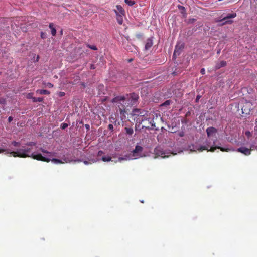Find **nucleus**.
Listing matches in <instances>:
<instances>
[{
    "label": "nucleus",
    "mask_w": 257,
    "mask_h": 257,
    "mask_svg": "<svg viewBox=\"0 0 257 257\" xmlns=\"http://www.w3.org/2000/svg\"><path fill=\"white\" fill-rule=\"evenodd\" d=\"M139 98L138 94L132 93L127 94L126 96H118L112 100V102L116 103L119 112L130 111L133 105L135 104Z\"/></svg>",
    "instance_id": "1"
},
{
    "label": "nucleus",
    "mask_w": 257,
    "mask_h": 257,
    "mask_svg": "<svg viewBox=\"0 0 257 257\" xmlns=\"http://www.w3.org/2000/svg\"><path fill=\"white\" fill-rule=\"evenodd\" d=\"M31 152L30 148L28 149H20L17 151H13L10 153L13 155L14 157H19L21 158H26L27 157H31L29 154Z\"/></svg>",
    "instance_id": "2"
},
{
    "label": "nucleus",
    "mask_w": 257,
    "mask_h": 257,
    "mask_svg": "<svg viewBox=\"0 0 257 257\" xmlns=\"http://www.w3.org/2000/svg\"><path fill=\"white\" fill-rule=\"evenodd\" d=\"M31 157L37 160L42 161L46 162H49L51 161V158L43 156L41 154H35L34 153H32L31 154Z\"/></svg>",
    "instance_id": "3"
},
{
    "label": "nucleus",
    "mask_w": 257,
    "mask_h": 257,
    "mask_svg": "<svg viewBox=\"0 0 257 257\" xmlns=\"http://www.w3.org/2000/svg\"><path fill=\"white\" fill-rule=\"evenodd\" d=\"M189 149L191 152H196L197 151L202 152L204 150L209 151L207 147L206 146H198L197 145H191L189 146Z\"/></svg>",
    "instance_id": "4"
},
{
    "label": "nucleus",
    "mask_w": 257,
    "mask_h": 257,
    "mask_svg": "<svg viewBox=\"0 0 257 257\" xmlns=\"http://www.w3.org/2000/svg\"><path fill=\"white\" fill-rule=\"evenodd\" d=\"M155 158L161 157V158L167 157L168 156L165 155V153L160 148L157 147L154 149Z\"/></svg>",
    "instance_id": "5"
},
{
    "label": "nucleus",
    "mask_w": 257,
    "mask_h": 257,
    "mask_svg": "<svg viewBox=\"0 0 257 257\" xmlns=\"http://www.w3.org/2000/svg\"><path fill=\"white\" fill-rule=\"evenodd\" d=\"M219 144L220 145V143H218L217 144L216 143V142H214V144L212 146H210V152H214L215 150L216 149H219L222 152H228L229 149L228 148H225L223 147H221Z\"/></svg>",
    "instance_id": "6"
},
{
    "label": "nucleus",
    "mask_w": 257,
    "mask_h": 257,
    "mask_svg": "<svg viewBox=\"0 0 257 257\" xmlns=\"http://www.w3.org/2000/svg\"><path fill=\"white\" fill-rule=\"evenodd\" d=\"M143 148L142 146L139 145H136L134 150L132 151L133 155L134 157L140 156L139 153L142 152Z\"/></svg>",
    "instance_id": "7"
},
{
    "label": "nucleus",
    "mask_w": 257,
    "mask_h": 257,
    "mask_svg": "<svg viewBox=\"0 0 257 257\" xmlns=\"http://www.w3.org/2000/svg\"><path fill=\"white\" fill-rule=\"evenodd\" d=\"M237 151L247 156L251 154V149L246 147H240L237 149Z\"/></svg>",
    "instance_id": "8"
},
{
    "label": "nucleus",
    "mask_w": 257,
    "mask_h": 257,
    "mask_svg": "<svg viewBox=\"0 0 257 257\" xmlns=\"http://www.w3.org/2000/svg\"><path fill=\"white\" fill-rule=\"evenodd\" d=\"M115 13L116 15V20L118 23L120 25H122L123 22V17L125 15L119 14L117 11H115Z\"/></svg>",
    "instance_id": "9"
},
{
    "label": "nucleus",
    "mask_w": 257,
    "mask_h": 257,
    "mask_svg": "<svg viewBox=\"0 0 257 257\" xmlns=\"http://www.w3.org/2000/svg\"><path fill=\"white\" fill-rule=\"evenodd\" d=\"M153 44V40L152 38H149L147 39L146 44H145V50H148L149 49H150L151 48V47L152 46Z\"/></svg>",
    "instance_id": "10"
},
{
    "label": "nucleus",
    "mask_w": 257,
    "mask_h": 257,
    "mask_svg": "<svg viewBox=\"0 0 257 257\" xmlns=\"http://www.w3.org/2000/svg\"><path fill=\"white\" fill-rule=\"evenodd\" d=\"M116 10H114V11H117L118 12L119 14H121L122 15H125V12L124 9L122 8V7L120 5H117L116 6Z\"/></svg>",
    "instance_id": "11"
},
{
    "label": "nucleus",
    "mask_w": 257,
    "mask_h": 257,
    "mask_svg": "<svg viewBox=\"0 0 257 257\" xmlns=\"http://www.w3.org/2000/svg\"><path fill=\"white\" fill-rule=\"evenodd\" d=\"M40 150L44 154H47V156L48 157H52L53 156H55V153H53V152H48L47 151V150L44 149H42V148H41L40 149Z\"/></svg>",
    "instance_id": "12"
},
{
    "label": "nucleus",
    "mask_w": 257,
    "mask_h": 257,
    "mask_svg": "<svg viewBox=\"0 0 257 257\" xmlns=\"http://www.w3.org/2000/svg\"><path fill=\"white\" fill-rule=\"evenodd\" d=\"M236 17V14L235 13H233L231 14H228L226 16L224 17L221 19V21H224L227 19H229L231 18H234Z\"/></svg>",
    "instance_id": "13"
},
{
    "label": "nucleus",
    "mask_w": 257,
    "mask_h": 257,
    "mask_svg": "<svg viewBox=\"0 0 257 257\" xmlns=\"http://www.w3.org/2000/svg\"><path fill=\"white\" fill-rule=\"evenodd\" d=\"M36 92L41 95H48L50 93L49 91L45 89H38Z\"/></svg>",
    "instance_id": "14"
},
{
    "label": "nucleus",
    "mask_w": 257,
    "mask_h": 257,
    "mask_svg": "<svg viewBox=\"0 0 257 257\" xmlns=\"http://www.w3.org/2000/svg\"><path fill=\"white\" fill-rule=\"evenodd\" d=\"M49 28L51 29V34L53 36H55L56 34V30L54 27V24L52 23L49 24Z\"/></svg>",
    "instance_id": "15"
},
{
    "label": "nucleus",
    "mask_w": 257,
    "mask_h": 257,
    "mask_svg": "<svg viewBox=\"0 0 257 257\" xmlns=\"http://www.w3.org/2000/svg\"><path fill=\"white\" fill-rule=\"evenodd\" d=\"M181 49V47H180L178 48V45H176L175 50H174V52L173 57H174L175 56H176L177 55H179L180 54Z\"/></svg>",
    "instance_id": "16"
},
{
    "label": "nucleus",
    "mask_w": 257,
    "mask_h": 257,
    "mask_svg": "<svg viewBox=\"0 0 257 257\" xmlns=\"http://www.w3.org/2000/svg\"><path fill=\"white\" fill-rule=\"evenodd\" d=\"M216 22H222V25H224V24H231L233 22V21L230 20V19H227V20H225L224 21H221V20H216Z\"/></svg>",
    "instance_id": "17"
},
{
    "label": "nucleus",
    "mask_w": 257,
    "mask_h": 257,
    "mask_svg": "<svg viewBox=\"0 0 257 257\" xmlns=\"http://www.w3.org/2000/svg\"><path fill=\"white\" fill-rule=\"evenodd\" d=\"M217 133V130L213 127H210V138L213 136V134H214L215 135Z\"/></svg>",
    "instance_id": "18"
},
{
    "label": "nucleus",
    "mask_w": 257,
    "mask_h": 257,
    "mask_svg": "<svg viewBox=\"0 0 257 257\" xmlns=\"http://www.w3.org/2000/svg\"><path fill=\"white\" fill-rule=\"evenodd\" d=\"M172 101L171 100H167L165 101L163 103L160 105V107L167 106L169 105Z\"/></svg>",
    "instance_id": "19"
},
{
    "label": "nucleus",
    "mask_w": 257,
    "mask_h": 257,
    "mask_svg": "<svg viewBox=\"0 0 257 257\" xmlns=\"http://www.w3.org/2000/svg\"><path fill=\"white\" fill-rule=\"evenodd\" d=\"M226 65V62L224 61H221L216 66L217 68H220L221 67H224Z\"/></svg>",
    "instance_id": "20"
},
{
    "label": "nucleus",
    "mask_w": 257,
    "mask_h": 257,
    "mask_svg": "<svg viewBox=\"0 0 257 257\" xmlns=\"http://www.w3.org/2000/svg\"><path fill=\"white\" fill-rule=\"evenodd\" d=\"M102 160L104 162H108L111 160V157L108 156H103L102 158Z\"/></svg>",
    "instance_id": "21"
},
{
    "label": "nucleus",
    "mask_w": 257,
    "mask_h": 257,
    "mask_svg": "<svg viewBox=\"0 0 257 257\" xmlns=\"http://www.w3.org/2000/svg\"><path fill=\"white\" fill-rule=\"evenodd\" d=\"M125 129L126 130V133L127 134L130 135H132L133 134L134 131L132 128L125 127Z\"/></svg>",
    "instance_id": "22"
},
{
    "label": "nucleus",
    "mask_w": 257,
    "mask_h": 257,
    "mask_svg": "<svg viewBox=\"0 0 257 257\" xmlns=\"http://www.w3.org/2000/svg\"><path fill=\"white\" fill-rule=\"evenodd\" d=\"M178 8L181 11L182 14H185L186 13L185 8L184 6L179 5Z\"/></svg>",
    "instance_id": "23"
},
{
    "label": "nucleus",
    "mask_w": 257,
    "mask_h": 257,
    "mask_svg": "<svg viewBox=\"0 0 257 257\" xmlns=\"http://www.w3.org/2000/svg\"><path fill=\"white\" fill-rule=\"evenodd\" d=\"M124 2L128 6H132L135 4V2L131 0H124Z\"/></svg>",
    "instance_id": "24"
},
{
    "label": "nucleus",
    "mask_w": 257,
    "mask_h": 257,
    "mask_svg": "<svg viewBox=\"0 0 257 257\" xmlns=\"http://www.w3.org/2000/svg\"><path fill=\"white\" fill-rule=\"evenodd\" d=\"M51 160L54 163L58 164V163H62V161L58 159L53 158Z\"/></svg>",
    "instance_id": "25"
},
{
    "label": "nucleus",
    "mask_w": 257,
    "mask_h": 257,
    "mask_svg": "<svg viewBox=\"0 0 257 257\" xmlns=\"http://www.w3.org/2000/svg\"><path fill=\"white\" fill-rule=\"evenodd\" d=\"M41 37L42 39H45L47 37V34L46 32H42L41 33Z\"/></svg>",
    "instance_id": "26"
},
{
    "label": "nucleus",
    "mask_w": 257,
    "mask_h": 257,
    "mask_svg": "<svg viewBox=\"0 0 257 257\" xmlns=\"http://www.w3.org/2000/svg\"><path fill=\"white\" fill-rule=\"evenodd\" d=\"M12 144L15 147H19L20 145V143L19 142L16 141H13L12 142Z\"/></svg>",
    "instance_id": "27"
},
{
    "label": "nucleus",
    "mask_w": 257,
    "mask_h": 257,
    "mask_svg": "<svg viewBox=\"0 0 257 257\" xmlns=\"http://www.w3.org/2000/svg\"><path fill=\"white\" fill-rule=\"evenodd\" d=\"M68 124L66 123H63L61 124V128L62 129H65L66 128H67L68 127Z\"/></svg>",
    "instance_id": "28"
},
{
    "label": "nucleus",
    "mask_w": 257,
    "mask_h": 257,
    "mask_svg": "<svg viewBox=\"0 0 257 257\" xmlns=\"http://www.w3.org/2000/svg\"><path fill=\"white\" fill-rule=\"evenodd\" d=\"M88 47L89 48H90V49H91L92 50H97V47L96 46H95V45H88Z\"/></svg>",
    "instance_id": "29"
},
{
    "label": "nucleus",
    "mask_w": 257,
    "mask_h": 257,
    "mask_svg": "<svg viewBox=\"0 0 257 257\" xmlns=\"http://www.w3.org/2000/svg\"><path fill=\"white\" fill-rule=\"evenodd\" d=\"M27 98L28 99H32L33 98V93H29L27 95Z\"/></svg>",
    "instance_id": "30"
},
{
    "label": "nucleus",
    "mask_w": 257,
    "mask_h": 257,
    "mask_svg": "<svg viewBox=\"0 0 257 257\" xmlns=\"http://www.w3.org/2000/svg\"><path fill=\"white\" fill-rule=\"evenodd\" d=\"M57 94L59 97H63L65 96V93L64 92H59Z\"/></svg>",
    "instance_id": "31"
},
{
    "label": "nucleus",
    "mask_w": 257,
    "mask_h": 257,
    "mask_svg": "<svg viewBox=\"0 0 257 257\" xmlns=\"http://www.w3.org/2000/svg\"><path fill=\"white\" fill-rule=\"evenodd\" d=\"M245 134V135L248 138H249L251 136V134L249 131H246Z\"/></svg>",
    "instance_id": "32"
},
{
    "label": "nucleus",
    "mask_w": 257,
    "mask_h": 257,
    "mask_svg": "<svg viewBox=\"0 0 257 257\" xmlns=\"http://www.w3.org/2000/svg\"><path fill=\"white\" fill-rule=\"evenodd\" d=\"M28 146H35L36 143L33 142H30L26 144Z\"/></svg>",
    "instance_id": "33"
},
{
    "label": "nucleus",
    "mask_w": 257,
    "mask_h": 257,
    "mask_svg": "<svg viewBox=\"0 0 257 257\" xmlns=\"http://www.w3.org/2000/svg\"><path fill=\"white\" fill-rule=\"evenodd\" d=\"M46 85L49 88H52L53 87V84H52L51 83H49V82L47 83Z\"/></svg>",
    "instance_id": "34"
},
{
    "label": "nucleus",
    "mask_w": 257,
    "mask_h": 257,
    "mask_svg": "<svg viewBox=\"0 0 257 257\" xmlns=\"http://www.w3.org/2000/svg\"><path fill=\"white\" fill-rule=\"evenodd\" d=\"M104 152L101 151V150H100L98 151V153H97V155L98 156H101L102 154H103Z\"/></svg>",
    "instance_id": "35"
},
{
    "label": "nucleus",
    "mask_w": 257,
    "mask_h": 257,
    "mask_svg": "<svg viewBox=\"0 0 257 257\" xmlns=\"http://www.w3.org/2000/svg\"><path fill=\"white\" fill-rule=\"evenodd\" d=\"M108 128L111 130V131H112L113 129V125L112 124H109L108 125Z\"/></svg>",
    "instance_id": "36"
},
{
    "label": "nucleus",
    "mask_w": 257,
    "mask_h": 257,
    "mask_svg": "<svg viewBox=\"0 0 257 257\" xmlns=\"http://www.w3.org/2000/svg\"><path fill=\"white\" fill-rule=\"evenodd\" d=\"M43 100V98L41 97L37 98V102H42Z\"/></svg>",
    "instance_id": "37"
},
{
    "label": "nucleus",
    "mask_w": 257,
    "mask_h": 257,
    "mask_svg": "<svg viewBox=\"0 0 257 257\" xmlns=\"http://www.w3.org/2000/svg\"><path fill=\"white\" fill-rule=\"evenodd\" d=\"M85 127L86 128L87 131L89 130L90 129V125L88 124H85Z\"/></svg>",
    "instance_id": "38"
},
{
    "label": "nucleus",
    "mask_w": 257,
    "mask_h": 257,
    "mask_svg": "<svg viewBox=\"0 0 257 257\" xmlns=\"http://www.w3.org/2000/svg\"><path fill=\"white\" fill-rule=\"evenodd\" d=\"M13 117L12 116H10L9 118H8V121L9 122H11L12 120H13Z\"/></svg>",
    "instance_id": "39"
},
{
    "label": "nucleus",
    "mask_w": 257,
    "mask_h": 257,
    "mask_svg": "<svg viewBox=\"0 0 257 257\" xmlns=\"http://www.w3.org/2000/svg\"><path fill=\"white\" fill-rule=\"evenodd\" d=\"M90 69H95V65L94 64H91V66H90Z\"/></svg>",
    "instance_id": "40"
},
{
    "label": "nucleus",
    "mask_w": 257,
    "mask_h": 257,
    "mask_svg": "<svg viewBox=\"0 0 257 257\" xmlns=\"http://www.w3.org/2000/svg\"><path fill=\"white\" fill-rule=\"evenodd\" d=\"M32 100L33 102H37V98L36 97H33V98H32Z\"/></svg>",
    "instance_id": "41"
},
{
    "label": "nucleus",
    "mask_w": 257,
    "mask_h": 257,
    "mask_svg": "<svg viewBox=\"0 0 257 257\" xmlns=\"http://www.w3.org/2000/svg\"><path fill=\"white\" fill-rule=\"evenodd\" d=\"M200 72L202 74H204L205 73V69L204 68H202L201 69V71H200Z\"/></svg>",
    "instance_id": "42"
},
{
    "label": "nucleus",
    "mask_w": 257,
    "mask_h": 257,
    "mask_svg": "<svg viewBox=\"0 0 257 257\" xmlns=\"http://www.w3.org/2000/svg\"><path fill=\"white\" fill-rule=\"evenodd\" d=\"M206 134L207 135V136L209 137V127L208 128H207L206 129Z\"/></svg>",
    "instance_id": "43"
},
{
    "label": "nucleus",
    "mask_w": 257,
    "mask_h": 257,
    "mask_svg": "<svg viewBox=\"0 0 257 257\" xmlns=\"http://www.w3.org/2000/svg\"><path fill=\"white\" fill-rule=\"evenodd\" d=\"M125 160V158H123V157H119L118 158V161H121V160Z\"/></svg>",
    "instance_id": "44"
},
{
    "label": "nucleus",
    "mask_w": 257,
    "mask_h": 257,
    "mask_svg": "<svg viewBox=\"0 0 257 257\" xmlns=\"http://www.w3.org/2000/svg\"><path fill=\"white\" fill-rule=\"evenodd\" d=\"M200 96L198 95V96L196 97V102H197V101H198V100L200 99Z\"/></svg>",
    "instance_id": "45"
},
{
    "label": "nucleus",
    "mask_w": 257,
    "mask_h": 257,
    "mask_svg": "<svg viewBox=\"0 0 257 257\" xmlns=\"http://www.w3.org/2000/svg\"><path fill=\"white\" fill-rule=\"evenodd\" d=\"M6 151V149H0V153H3V152H5Z\"/></svg>",
    "instance_id": "46"
},
{
    "label": "nucleus",
    "mask_w": 257,
    "mask_h": 257,
    "mask_svg": "<svg viewBox=\"0 0 257 257\" xmlns=\"http://www.w3.org/2000/svg\"><path fill=\"white\" fill-rule=\"evenodd\" d=\"M179 136L180 137H183L184 136V133L183 132H181L179 133Z\"/></svg>",
    "instance_id": "47"
},
{
    "label": "nucleus",
    "mask_w": 257,
    "mask_h": 257,
    "mask_svg": "<svg viewBox=\"0 0 257 257\" xmlns=\"http://www.w3.org/2000/svg\"><path fill=\"white\" fill-rule=\"evenodd\" d=\"M138 110L137 109H132V112H136V111Z\"/></svg>",
    "instance_id": "48"
},
{
    "label": "nucleus",
    "mask_w": 257,
    "mask_h": 257,
    "mask_svg": "<svg viewBox=\"0 0 257 257\" xmlns=\"http://www.w3.org/2000/svg\"><path fill=\"white\" fill-rule=\"evenodd\" d=\"M84 163L85 164H86V165H87V164H89L88 162V161H84Z\"/></svg>",
    "instance_id": "49"
},
{
    "label": "nucleus",
    "mask_w": 257,
    "mask_h": 257,
    "mask_svg": "<svg viewBox=\"0 0 257 257\" xmlns=\"http://www.w3.org/2000/svg\"><path fill=\"white\" fill-rule=\"evenodd\" d=\"M141 36H142V35L141 34H138V35H137V37L138 38H140Z\"/></svg>",
    "instance_id": "50"
},
{
    "label": "nucleus",
    "mask_w": 257,
    "mask_h": 257,
    "mask_svg": "<svg viewBox=\"0 0 257 257\" xmlns=\"http://www.w3.org/2000/svg\"><path fill=\"white\" fill-rule=\"evenodd\" d=\"M39 55H38L37 57L36 61H39Z\"/></svg>",
    "instance_id": "51"
},
{
    "label": "nucleus",
    "mask_w": 257,
    "mask_h": 257,
    "mask_svg": "<svg viewBox=\"0 0 257 257\" xmlns=\"http://www.w3.org/2000/svg\"><path fill=\"white\" fill-rule=\"evenodd\" d=\"M132 115L134 116V115H136L135 113H132Z\"/></svg>",
    "instance_id": "52"
},
{
    "label": "nucleus",
    "mask_w": 257,
    "mask_h": 257,
    "mask_svg": "<svg viewBox=\"0 0 257 257\" xmlns=\"http://www.w3.org/2000/svg\"><path fill=\"white\" fill-rule=\"evenodd\" d=\"M188 113H186V116H188Z\"/></svg>",
    "instance_id": "53"
},
{
    "label": "nucleus",
    "mask_w": 257,
    "mask_h": 257,
    "mask_svg": "<svg viewBox=\"0 0 257 257\" xmlns=\"http://www.w3.org/2000/svg\"><path fill=\"white\" fill-rule=\"evenodd\" d=\"M1 74V72H0V75Z\"/></svg>",
    "instance_id": "54"
}]
</instances>
